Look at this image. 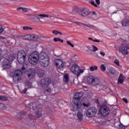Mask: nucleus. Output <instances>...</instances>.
Returning a JSON list of instances; mask_svg holds the SVG:
<instances>
[{"mask_svg": "<svg viewBox=\"0 0 129 129\" xmlns=\"http://www.w3.org/2000/svg\"><path fill=\"white\" fill-rule=\"evenodd\" d=\"M83 96V93L82 92L76 93L74 95L73 102L77 108H80L82 105H83L84 107H89V106H90V103H89L87 104L84 103L81 105V98Z\"/></svg>", "mask_w": 129, "mask_h": 129, "instance_id": "obj_1", "label": "nucleus"}, {"mask_svg": "<svg viewBox=\"0 0 129 129\" xmlns=\"http://www.w3.org/2000/svg\"><path fill=\"white\" fill-rule=\"evenodd\" d=\"M16 55L15 54H10L7 58H5L2 63L3 69L2 70H8L11 68V63L15 60Z\"/></svg>", "mask_w": 129, "mask_h": 129, "instance_id": "obj_2", "label": "nucleus"}, {"mask_svg": "<svg viewBox=\"0 0 129 129\" xmlns=\"http://www.w3.org/2000/svg\"><path fill=\"white\" fill-rule=\"evenodd\" d=\"M119 43H121V47L118 48V51L122 54V55H128L129 54V46L124 44L126 43V40L122 39L120 38L118 40Z\"/></svg>", "mask_w": 129, "mask_h": 129, "instance_id": "obj_3", "label": "nucleus"}, {"mask_svg": "<svg viewBox=\"0 0 129 129\" xmlns=\"http://www.w3.org/2000/svg\"><path fill=\"white\" fill-rule=\"evenodd\" d=\"M39 62L42 67H48L50 64V58L48 56V54L45 52H41L40 53Z\"/></svg>", "mask_w": 129, "mask_h": 129, "instance_id": "obj_4", "label": "nucleus"}, {"mask_svg": "<svg viewBox=\"0 0 129 129\" xmlns=\"http://www.w3.org/2000/svg\"><path fill=\"white\" fill-rule=\"evenodd\" d=\"M28 60L31 65H37L38 62L40 61V54H39V52H34L32 53L29 56Z\"/></svg>", "mask_w": 129, "mask_h": 129, "instance_id": "obj_5", "label": "nucleus"}, {"mask_svg": "<svg viewBox=\"0 0 129 129\" xmlns=\"http://www.w3.org/2000/svg\"><path fill=\"white\" fill-rule=\"evenodd\" d=\"M27 54L25 51L23 50H19L17 54V60L19 64H24L26 61Z\"/></svg>", "mask_w": 129, "mask_h": 129, "instance_id": "obj_6", "label": "nucleus"}, {"mask_svg": "<svg viewBox=\"0 0 129 129\" xmlns=\"http://www.w3.org/2000/svg\"><path fill=\"white\" fill-rule=\"evenodd\" d=\"M39 104V102H36L32 104V109L35 110V109H37L36 111V114L37 117H41L42 116V105H38Z\"/></svg>", "mask_w": 129, "mask_h": 129, "instance_id": "obj_7", "label": "nucleus"}, {"mask_svg": "<svg viewBox=\"0 0 129 129\" xmlns=\"http://www.w3.org/2000/svg\"><path fill=\"white\" fill-rule=\"evenodd\" d=\"M100 108L99 110V113L101 115V116H103L105 117L109 114L110 113V110H109V108L106 106H100Z\"/></svg>", "mask_w": 129, "mask_h": 129, "instance_id": "obj_8", "label": "nucleus"}, {"mask_svg": "<svg viewBox=\"0 0 129 129\" xmlns=\"http://www.w3.org/2000/svg\"><path fill=\"white\" fill-rule=\"evenodd\" d=\"M71 71L75 75H77V76H79V75L81 74V73H83L84 72L83 70L80 69L78 65L75 64L72 66Z\"/></svg>", "mask_w": 129, "mask_h": 129, "instance_id": "obj_9", "label": "nucleus"}, {"mask_svg": "<svg viewBox=\"0 0 129 129\" xmlns=\"http://www.w3.org/2000/svg\"><path fill=\"white\" fill-rule=\"evenodd\" d=\"M22 71L20 70H16L14 72L13 76V82L15 84H17L20 82V80L21 79L22 77Z\"/></svg>", "mask_w": 129, "mask_h": 129, "instance_id": "obj_10", "label": "nucleus"}, {"mask_svg": "<svg viewBox=\"0 0 129 129\" xmlns=\"http://www.w3.org/2000/svg\"><path fill=\"white\" fill-rule=\"evenodd\" d=\"M96 112H97V109L95 107H89L87 110L86 115L87 117H92V116H94L95 114H96Z\"/></svg>", "mask_w": 129, "mask_h": 129, "instance_id": "obj_11", "label": "nucleus"}, {"mask_svg": "<svg viewBox=\"0 0 129 129\" xmlns=\"http://www.w3.org/2000/svg\"><path fill=\"white\" fill-rule=\"evenodd\" d=\"M49 84H51V79L48 78H44L38 82V85L42 87L48 86Z\"/></svg>", "mask_w": 129, "mask_h": 129, "instance_id": "obj_12", "label": "nucleus"}, {"mask_svg": "<svg viewBox=\"0 0 129 129\" xmlns=\"http://www.w3.org/2000/svg\"><path fill=\"white\" fill-rule=\"evenodd\" d=\"M79 14L82 17H87V16L90 15V11H89L88 8H82L80 9Z\"/></svg>", "mask_w": 129, "mask_h": 129, "instance_id": "obj_13", "label": "nucleus"}, {"mask_svg": "<svg viewBox=\"0 0 129 129\" xmlns=\"http://www.w3.org/2000/svg\"><path fill=\"white\" fill-rule=\"evenodd\" d=\"M27 74L28 75V78H29V79H32V78H34V77L36 74V70L32 68H30L28 70Z\"/></svg>", "mask_w": 129, "mask_h": 129, "instance_id": "obj_14", "label": "nucleus"}, {"mask_svg": "<svg viewBox=\"0 0 129 129\" xmlns=\"http://www.w3.org/2000/svg\"><path fill=\"white\" fill-rule=\"evenodd\" d=\"M75 24H77V25H78V26H80L81 25H83L84 26V28L85 29H86V27H85V26L86 27H88V28H90V29H93V30H96V27L91 24H85L80 22H75Z\"/></svg>", "mask_w": 129, "mask_h": 129, "instance_id": "obj_15", "label": "nucleus"}, {"mask_svg": "<svg viewBox=\"0 0 129 129\" xmlns=\"http://www.w3.org/2000/svg\"><path fill=\"white\" fill-rule=\"evenodd\" d=\"M55 64L56 65L57 67L59 69H61V68H63V67H64V66L63 61L60 59H57L55 61Z\"/></svg>", "mask_w": 129, "mask_h": 129, "instance_id": "obj_16", "label": "nucleus"}, {"mask_svg": "<svg viewBox=\"0 0 129 129\" xmlns=\"http://www.w3.org/2000/svg\"><path fill=\"white\" fill-rule=\"evenodd\" d=\"M108 74L112 78L115 77V70L113 68H109L108 69Z\"/></svg>", "mask_w": 129, "mask_h": 129, "instance_id": "obj_17", "label": "nucleus"}, {"mask_svg": "<svg viewBox=\"0 0 129 129\" xmlns=\"http://www.w3.org/2000/svg\"><path fill=\"white\" fill-rule=\"evenodd\" d=\"M43 18L39 17H30V20L32 21V22H42Z\"/></svg>", "mask_w": 129, "mask_h": 129, "instance_id": "obj_18", "label": "nucleus"}, {"mask_svg": "<svg viewBox=\"0 0 129 129\" xmlns=\"http://www.w3.org/2000/svg\"><path fill=\"white\" fill-rule=\"evenodd\" d=\"M87 80L89 84H92L93 83H94L95 78H94L93 76H89Z\"/></svg>", "mask_w": 129, "mask_h": 129, "instance_id": "obj_19", "label": "nucleus"}, {"mask_svg": "<svg viewBox=\"0 0 129 129\" xmlns=\"http://www.w3.org/2000/svg\"><path fill=\"white\" fill-rule=\"evenodd\" d=\"M124 80V77L122 74H120L118 79V84H122V83H123Z\"/></svg>", "mask_w": 129, "mask_h": 129, "instance_id": "obj_20", "label": "nucleus"}, {"mask_svg": "<svg viewBox=\"0 0 129 129\" xmlns=\"http://www.w3.org/2000/svg\"><path fill=\"white\" fill-rule=\"evenodd\" d=\"M77 116L80 121H82L83 120V113H82V112H78Z\"/></svg>", "mask_w": 129, "mask_h": 129, "instance_id": "obj_21", "label": "nucleus"}, {"mask_svg": "<svg viewBox=\"0 0 129 129\" xmlns=\"http://www.w3.org/2000/svg\"><path fill=\"white\" fill-rule=\"evenodd\" d=\"M121 24L122 27H127L129 26V20L126 19H124L122 20Z\"/></svg>", "mask_w": 129, "mask_h": 129, "instance_id": "obj_22", "label": "nucleus"}, {"mask_svg": "<svg viewBox=\"0 0 129 129\" xmlns=\"http://www.w3.org/2000/svg\"><path fill=\"white\" fill-rule=\"evenodd\" d=\"M20 39H22V40H31L32 39V36L30 35L21 36Z\"/></svg>", "mask_w": 129, "mask_h": 129, "instance_id": "obj_23", "label": "nucleus"}, {"mask_svg": "<svg viewBox=\"0 0 129 129\" xmlns=\"http://www.w3.org/2000/svg\"><path fill=\"white\" fill-rule=\"evenodd\" d=\"M37 74L39 77H43L45 75V72L43 70L39 69L37 71Z\"/></svg>", "mask_w": 129, "mask_h": 129, "instance_id": "obj_24", "label": "nucleus"}, {"mask_svg": "<svg viewBox=\"0 0 129 129\" xmlns=\"http://www.w3.org/2000/svg\"><path fill=\"white\" fill-rule=\"evenodd\" d=\"M122 25V24H121V23L117 22L116 23H115V24H114V28L115 29H118L119 28H121Z\"/></svg>", "mask_w": 129, "mask_h": 129, "instance_id": "obj_25", "label": "nucleus"}, {"mask_svg": "<svg viewBox=\"0 0 129 129\" xmlns=\"http://www.w3.org/2000/svg\"><path fill=\"white\" fill-rule=\"evenodd\" d=\"M94 82L96 85H101V82L100 81V80H99V79L97 77L95 78Z\"/></svg>", "mask_w": 129, "mask_h": 129, "instance_id": "obj_26", "label": "nucleus"}, {"mask_svg": "<svg viewBox=\"0 0 129 129\" xmlns=\"http://www.w3.org/2000/svg\"><path fill=\"white\" fill-rule=\"evenodd\" d=\"M25 87H28V88H32L33 85H32V83L27 81L25 82Z\"/></svg>", "mask_w": 129, "mask_h": 129, "instance_id": "obj_27", "label": "nucleus"}, {"mask_svg": "<svg viewBox=\"0 0 129 129\" xmlns=\"http://www.w3.org/2000/svg\"><path fill=\"white\" fill-rule=\"evenodd\" d=\"M68 80H69V76L68 74H66L63 76V82H68Z\"/></svg>", "mask_w": 129, "mask_h": 129, "instance_id": "obj_28", "label": "nucleus"}, {"mask_svg": "<svg viewBox=\"0 0 129 129\" xmlns=\"http://www.w3.org/2000/svg\"><path fill=\"white\" fill-rule=\"evenodd\" d=\"M33 17H50V16L45 14H33Z\"/></svg>", "mask_w": 129, "mask_h": 129, "instance_id": "obj_29", "label": "nucleus"}, {"mask_svg": "<svg viewBox=\"0 0 129 129\" xmlns=\"http://www.w3.org/2000/svg\"><path fill=\"white\" fill-rule=\"evenodd\" d=\"M53 41H54V42H61V43H63L64 42L63 40L57 37L54 38L53 39Z\"/></svg>", "mask_w": 129, "mask_h": 129, "instance_id": "obj_30", "label": "nucleus"}, {"mask_svg": "<svg viewBox=\"0 0 129 129\" xmlns=\"http://www.w3.org/2000/svg\"><path fill=\"white\" fill-rule=\"evenodd\" d=\"M79 8L77 7H75L73 9V13H77V14H79Z\"/></svg>", "mask_w": 129, "mask_h": 129, "instance_id": "obj_31", "label": "nucleus"}, {"mask_svg": "<svg viewBox=\"0 0 129 129\" xmlns=\"http://www.w3.org/2000/svg\"><path fill=\"white\" fill-rule=\"evenodd\" d=\"M0 100H3L4 101H8V97H7L6 96H0Z\"/></svg>", "mask_w": 129, "mask_h": 129, "instance_id": "obj_32", "label": "nucleus"}, {"mask_svg": "<svg viewBox=\"0 0 129 129\" xmlns=\"http://www.w3.org/2000/svg\"><path fill=\"white\" fill-rule=\"evenodd\" d=\"M0 109H7V106L3 103H0Z\"/></svg>", "mask_w": 129, "mask_h": 129, "instance_id": "obj_33", "label": "nucleus"}, {"mask_svg": "<svg viewBox=\"0 0 129 129\" xmlns=\"http://www.w3.org/2000/svg\"><path fill=\"white\" fill-rule=\"evenodd\" d=\"M100 68H101V71H102L103 72H104V71L106 70V68L105 67V66H104V64H102L100 66Z\"/></svg>", "mask_w": 129, "mask_h": 129, "instance_id": "obj_34", "label": "nucleus"}, {"mask_svg": "<svg viewBox=\"0 0 129 129\" xmlns=\"http://www.w3.org/2000/svg\"><path fill=\"white\" fill-rule=\"evenodd\" d=\"M87 48H88V50H86V52H87V53L88 54H91V52H92V49H90V47L89 46H86Z\"/></svg>", "mask_w": 129, "mask_h": 129, "instance_id": "obj_35", "label": "nucleus"}, {"mask_svg": "<svg viewBox=\"0 0 129 129\" xmlns=\"http://www.w3.org/2000/svg\"><path fill=\"white\" fill-rule=\"evenodd\" d=\"M23 29L24 30V31H28V30H33V28L28 26H24L23 27Z\"/></svg>", "mask_w": 129, "mask_h": 129, "instance_id": "obj_36", "label": "nucleus"}, {"mask_svg": "<svg viewBox=\"0 0 129 129\" xmlns=\"http://www.w3.org/2000/svg\"><path fill=\"white\" fill-rule=\"evenodd\" d=\"M114 64H115L116 65H117V66L119 67L120 64H119V60L117 59H115L114 61Z\"/></svg>", "mask_w": 129, "mask_h": 129, "instance_id": "obj_37", "label": "nucleus"}, {"mask_svg": "<svg viewBox=\"0 0 129 129\" xmlns=\"http://www.w3.org/2000/svg\"><path fill=\"white\" fill-rule=\"evenodd\" d=\"M90 71H94V70H97V67L94 66V67H91L90 68Z\"/></svg>", "mask_w": 129, "mask_h": 129, "instance_id": "obj_38", "label": "nucleus"}, {"mask_svg": "<svg viewBox=\"0 0 129 129\" xmlns=\"http://www.w3.org/2000/svg\"><path fill=\"white\" fill-rule=\"evenodd\" d=\"M27 67H28V65L27 64H24L22 67V71H24V70H26Z\"/></svg>", "mask_w": 129, "mask_h": 129, "instance_id": "obj_39", "label": "nucleus"}, {"mask_svg": "<svg viewBox=\"0 0 129 129\" xmlns=\"http://www.w3.org/2000/svg\"><path fill=\"white\" fill-rule=\"evenodd\" d=\"M93 47V50H92V52H96V51H97L98 50V48H97V47L95 46V45H92Z\"/></svg>", "mask_w": 129, "mask_h": 129, "instance_id": "obj_40", "label": "nucleus"}, {"mask_svg": "<svg viewBox=\"0 0 129 129\" xmlns=\"http://www.w3.org/2000/svg\"><path fill=\"white\" fill-rule=\"evenodd\" d=\"M22 11L24 13H28L29 12V9L22 7Z\"/></svg>", "mask_w": 129, "mask_h": 129, "instance_id": "obj_41", "label": "nucleus"}, {"mask_svg": "<svg viewBox=\"0 0 129 129\" xmlns=\"http://www.w3.org/2000/svg\"><path fill=\"white\" fill-rule=\"evenodd\" d=\"M4 30H5V28L3 27L2 25H0V34H3V32H4Z\"/></svg>", "mask_w": 129, "mask_h": 129, "instance_id": "obj_42", "label": "nucleus"}, {"mask_svg": "<svg viewBox=\"0 0 129 129\" xmlns=\"http://www.w3.org/2000/svg\"><path fill=\"white\" fill-rule=\"evenodd\" d=\"M118 126L120 129H125V126L121 123L119 124Z\"/></svg>", "mask_w": 129, "mask_h": 129, "instance_id": "obj_43", "label": "nucleus"}, {"mask_svg": "<svg viewBox=\"0 0 129 129\" xmlns=\"http://www.w3.org/2000/svg\"><path fill=\"white\" fill-rule=\"evenodd\" d=\"M67 44L68 45H69L70 46H71V47H72V48H74V45H73L72 43H71V42H70V41H68L67 42Z\"/></svg>", "mask_w": 129, "mask_h": 129, "instance_id": "obj_44", "label": "nucleus"}, {"mask_svg": "<svg viewBox=\"0 0 129 129\" xmlns=\"http://www.w3.org/2000/svg\"><path fill=\"white\" fill-rule=\"evenodd\" d=\"M28 91V89L25 88L24 90L21 91V93H26Z\"/></svg>", "mask_w": 129, "mask_h": 129, "instance_id": "obj_45", "label": "nucleus"}, {"mask_svg": "<svg viewBox=\"0 0 129 129\" xmlns=\"http://www.w3.org/2000/svg\"><path fill=\"white\" fill-rule=\"evenodd\" d=\"M91 4L92 5V6H94V7H95V8H97V5L95 4V2L94 1H91Z\"/></svg>", "mask_w": 129, "mask_h": 129, "instance_id": "obj_46", "label": "nucleus"}, {"mask_svg": "<svg viewBox=\"0 0 129 129\" xmlns=\"http://www.w3.org/2000/svg\"><path fill=\"white\" fill-rule=\"evenodd\" d=\"M45 92H47V93H51V88L46 89L45 91Z\"/></svg>", "mask_w": 129, "mask_h": 129, "instance_id": "obj_47", "label": "nucleus"}, {"mask_svg": "<svg viewBox=\"0 0 129 129\" xmlns=\"http://www.w3.org/2000/svg\"><path fill=\"white\" fill-rule=\"evenodd\" d=\"M90 15H93V16H95V15H96V13L94 11L90 12Z\"/></svg>", "mask_w": 129, "mask_h": 129, "instance_id": "obj_48", "label": "nucleus"}, {"mask_svg": "<svg viewBox=\"0 0 129 129\" xmlns=\"http://www.w3.org/2000/svg\"><path fill=\"white\" fill-rule=\"evenodd\" d=\"M100 54L101 55V56H102V57H104V56H105V53L102 51H100Z\"/></svg>", "mask_w": 129, "mask_h": 129, "instance_id": "obj_49", "label": "nucleus"}, {"mask_svg": "<svg viewBox=\"0 0 129 129\" xmlns=\"http://www.w3.org/2000/svg\"><path fill=\"white\" fill-rule=\"evenodd\" d=\"M52 34H53V35H58V31H56V30L53 31Z\"/></svg>", "mask_w": 129, "mask_h": 129, "instance_id": "obj_50", "label": "nucleus"}, {"mask_svg": "<svg viewBox=\"0 0 129 129\" xmlns=\"http://www.w3.org/2000/svg\"><path fill=\"white\" fill-rule=\"evenodd\" d=\"M21 10L22 11H23V7H19L17 9V11H18V12H20V11H21Z\"/></svg>", "mask_w": 129, "mask_h": 129, "instance_id": "obj_51", "label": "nucleus"}, {"mask_svg": "<svg viewBox=\"0 0 129 129\" xmlns=\"http://www.w3.org/2000/svg\"><path fill=\"white\" fill-rule=\"evenodd\" d=\"M95 2L98 5V6H99L100 5V1L99 0H95Z\"/></svg>", "mask_w": 129, "mask_h": 129, "instance_id": "obj_52", "label": "nucleus"}, {"mask_svg": "<svg viewBox=\"0 0 129 129\" xmlns=\"http://www.w3.org/2000/svg\"><path fill=\"white\" fill-rule=\"evenodd\" d=\"M123 101L125 103H127V102H128V101H127V99L125 98H122Z\"/></svg>", "mask_w": 129, "mask_h": 129, "instance_id": "obj_53", "label": "nucleus"}, {"mask_svg": "<svg viewBox=\"0 0 129 129\" xmlns=\"http://www.w3.org/2000/svg\"><path fill=\"white\" fill-rule=\"evenodd\" d=\"M20 114L21 115H25V114H26V112L22 111L20 112Z\"/></svg>", "mask_w": 129, "mask_h": 129, "instance_id": "obj_54", "label": "nucleus"}, {"mask_svg": "<svg viewBox=\"0 0 129 129\" xmlns=\"http://www.w3.org/2000/svg\"><path fill=\"white\" fill-rule=\"evenodd\" d=\"M28 116L30 119H33V118H34V116L32 114H29Z\"/></svg>", "mask_w": 129, "mask_h": 129, "instance_id": "obj_55", "label": "nucleus"}, {"mask_svg": "<svg viewBox=\"0 0 129 129\" xmlns=\"http://www.w3.org/2000/svg\"><path fill=\"white\" fill-rule=\"evenodd\" d=\"M93 42H95L96 43H100V41L98 39H94Z\"/></svg>", "mask_w": 129, "mask_h": 129, "instance_id": "obj_56", "label": "nucleus"}, {"mask_svg": "<svg viewBox=\"0 0 129 129\" xmlns=\"http://www.w3.org/2000/svg\"><path fill=\"white\" fill-rule=\"evenodd\" d=\"M32 38H33V39H35H35H38V38H39V36H38V35H35V36H33L32 37Z\"/></svg>", "mask_w": 129, "mask_h": 129, "instance_id": "obj_57", "label": "nucleus"}, {"mask_svg": "<svg viewBox=\"0 0 129 129\" xmlns=\"http://www.w3.org/2000/svg\"><path fill=\"white\" fill-rule=\"evenodd\" d=\"M3 59V58L2 57V52H1V50H0V60H2Z\"/></svg>", "mask_w": 129, "mask_h": 129, "instance_id": "obj_58", "label": "nucleus"}, {"mask_svg": "<svg viewBox=\"0 0 129 129\" xmlns=\"http://www.w3.org/2000/svg\"><path fill=\"white\" fill-rule=\"evenodd\" d=\"M88 39H89V40H91V41H93V40H94V39H93V38H91V37H89Z\"/></svg>", "mask_w": 129, "mask_h": 129, "instance_id": "obj_59", "label": "nucleus"}, {"mask_svg": "<svg viewBox=\"0 0 129 129\" xmlns=\"http://www.w3.org/2000/svg\"><path fill=\"white\" fill-rule=\"evenodd\" d=\"M58 34H59V35H62V33L61 32L58 31Z\"/></svg>", "mask_w": 129, "mask_h": 129, "instance_id": "obj_60", "label": "nucleus"}, {"mask_svg": "<svg viewBox=\"0 0 129 129\" xmlns=\"http://www.w3.org/2000/svg\"><path fill=\"white\" fill-rule=\"evenodd\" d=\"M117 13V11H116V12H113L112 14V15H113V14H116Z\"/></svg>", "mask_w": 129, "mask_h": 129, "instance_id": "obj_61", "label": "nucleus"}, {"mask_svg": "<svg viewBox=\"0 0 129 129\" xmlns=\"http://www.w3.org/2000/svg\"><path fill=\"white\" fill-rule=\"evenodd\" d=\"M3 38H4V37H3V36H0V39H3Z\"/></svg>", "mask_w": 129, "mask_h": 129, "instance_id": "obj_62", "label": "nucleus"}, {"mask_svg": "<svg viewBox=\"0 0 129 129\" xmlns=\"http://www.w3.org/2000/svg\"><path fill=\"white\" fill-rule=\"evenodd\" d=\"M2 39H6V37H3V38H2Z\"/></svg>", "mask_w": 129, "mask_h": 129, "instance_id": "obj_63", "label": "nucleus"}, {"mask_svg": "<svg viewBox=\"0 0 129 129\" xmlns=\"http://www.w3.org/2000/svg\"><path fill=\"white\" fill-rule=\"evenodd\" d=\"M48 129H51V127H48Z\"/></svg>", "mask_w": 129, "mask_h": 129, "instance_id": "obj_64", "label": "nucleus"}]
</instances>
